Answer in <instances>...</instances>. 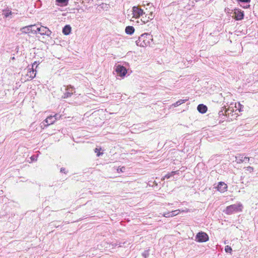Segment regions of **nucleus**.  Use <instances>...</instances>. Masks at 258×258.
Segmentation results:
<instances>
[{
    "label": "nucleus",
    "mask_w": 258,
    "mask_h": 258,
    "mask_svg": "<svg viewBox=\"0 0 258 258\" xmlns=\"http://www.w3.org/2000/svg\"><path fill=\"white\" fill-rule=\"evenodd\" d=\"M154 10L153 6L149 4L147 5V7L145 6H134L130 11L131 14H128L127 18L130 19L131 21H134L133 19L140 18L141 21L145 24L154 19Z\"/></svg>",
    "instance_id": "nucleus-1"
},
{
    "label": "nucleus",
    "mask_w": 258,
    "mask_h": 258,
    "mask_svg": "<svg viewBox=\"0 0 258 258\" xmlns=\"http://www.w3.org/2000/svg\"><path fill=\"white\" fill-rule=\"evenodd\" d=\"M152 40V35L148 33H144L139 37L136 41V44L139 46L145 47L148 46L150 43V41Z\"/></svg>",
    "instance_id": "nucleus-2"
},
{
    "label": "nucleus",
    "mask_w": 258,
    "mask_h": 258,
    "mask_svg": "<svg viewBox=\"0 0 258 258\" xmlns=\"http://www.w3.org/2000/svg\"><path fill=\"white\" fill-rule=\"evenodd\" d=\"M242 205L240 203L232 205L227 207L225 213L227 214H231L234 212L242 211Z\"/></svg>",
    "instance_id": "nucleus-3"
},
{
    "label": "nucleus",
    "mask_w": 258,
    "mask_h": 258,
    "mask_svg": "<svg viewBox=\"0 0 258 258\" xmlns=\"http://www.w3.org/2000/svg\"><path fill=\"white\" fill-rule=\"evenodd\" d=\"M209 240V236L204 232H199L196 236V240L199 242H206Z\"/></svg>",
    "instance_id": "nucleus-4"
},
{
    "label": "nucleus",
    "mask_w": 258,
    "mask_h": 258,
    "mask_svg": "<svg viewBox=\"0 0 258 258\" xmlns=\"http://www.w3.org/2000/svg\"><path fill=\"white\" fill-rule=\"evenodd\" d=\"M115 71L121 77L125 76L127 73V70L126 68L120 65H118L116 66Z\"/></svg>",
    "instance_id": "nucleus-5"
},
{
    "label": "nucleus",
    "mask_w": 258,
    "mask_h": 258,
    "mask_svg": "<svg viewBox=\"0 0 258 258\" xmlns=\"http://www.w3.org/2000/svg\"><path fill=\"white\" fill-rule=\"evenodd\" d=\"M243 13L241 10L235 9L232 17L236 20H241L243 18Z\"/></svg>",
    "instance_id": "nucleus-6"
},
{
    "label": "nucleus",
    "mask_w": 258,
    "mask_h": 258,
    "mask_svg": "<svg viewBox=\"0 0 258 258\" xmlns=\"http://www.w3.org/2000/svg\"><path fill=\"white\" fill-rule=\"evenodd\" d=\"M37 31L41 35H46L47 36H49L51 33L48 28L44 26L37 28L36 32Z\"/></svg>",
    "instance_id": "nucleus-7"
},
{
    "label": "nucleus",
    "mask_w": 258,
    "mask_h": 258,
    "mask_svg": "<svg viewBox=\"0 0 258 258\" xmlns=\"http://www.w3.org/2000/svg\"><path fill=\"white\" fill-rule=\"evenodd\" d=\"M35 25H29L27 26L24 27L21 29V31L23 33H36V31L33 30L31 29L32 27H34Z\"/></svg>",
    "instance_id": "nucleus-8"
},
{
    "label": "nucleus",
    "mask_w": 258,
    "mask_h": 258,
    "mask_svg": "<svg viewBox=\"0 0 258 258\" xmlns=\"http://www.w3.org/2000/svg\"><path fill=\"white\" fill-rule=\"evenodd\" d=\"M218 190L221 192H224L227 190V185L224 182H220L217 187Z\"/></svg>",
    "instance_id": "nucleus-9"
},
{
    "label": "nucleus",
    "mask_w": 258,
    "mask_h": 258,
    "mask_svg": "<svg viewBox=\"0 0 258 258\" xmlns=\"http://www.w3.org/2000/svg\"><path fill=\"white\" fill-rule=\"evenodd\" d=\"M57 119V118L56 114L53 116H50L48 117L45 120V122L47 123V124L45 125V126L53 124Z\"/></svg>",
    "instance_id": "nucleus-10"
},
{
    "label": "nucleus",
    "mask_w": 258,
    "mask_h": 258,
    "mask_svg": "<svg viewBox=\"0 0 258 258\" xmlns=\"http://www.w3.org/2000/svg\"><path fill=\"white\" fill-rule=\"evenodd\" d=\"M36 62L33 63L32 66V68L30 69V71L28 73L27 76L31 78H34L36 76V71L34 70V66L36 64Z\"/></svg>",
    "instance_id": "nucleus-11"
},
{
    "label": "nucleus",
    "mask_w": 258,
    "mask_h": 258,
    "mask_svg": "<svg viewBox=\"0 0 258 258\" xmlns=\"http://www.w3.org/2000/svg\"><path fill=\"white\" fill-rule=\"evenodd\" d=\"M197 109H198V110L202 113H205L207 110V106L203 104L199 105Z\"/></svg>",
    "instance_id": "nucleus-12"
},
{
    "label": "nucleus",
    "mask_w": 258,
    "mask_h": 258,
    "mask_svg": "<svg viewBox=\"0 0 258 258\" xmlns=\"http://www.w3.org/2000/svg\"><path fill=\"white\" fill-rule=\"evenodd\" d=\"M125 31L127 34L132 35L135 32V29L133 26H127L125 28Z\"/></svg>",
    "instance_id": "nucleus-13"
},
{
    "label": "nucleus",
    "mask_w": 258,
    "mask_h": 258,
    "mask_svg": "<svg viewBox=\"0 0 258 258\" xmlns=\"http://www.w3.org/2000/svg\"><path fill=\"white\" fill-rule=\"evenodd\" d=\"M71 31V28L70 26H66L62 30V32L64 35H69Z\"/></svg>",
    "instance_id": "nucleus-14"
},
{
    "label": "nucleus",
    "mask_w": 258,
    "mask_h": 258,
    "mask_svg": "<svg viewBox=\"0 0 258 258\" xmlns=\"http://www.w3.org/2000/svg\"><path fill=\"white\" fill-rule=\"evenodd\" d=\"M186 101V100H179L178 101H177V102H176L175 103H174L173 104V106H174V107H177L178 106H179V105L185 102V101Z\"/></svg>",
    "instance_id": "nucleus-15"
},
{
    "label": "nucleus",
    "mask_w": 258,
    "mask_h": 258,
    "mask_svg": "<svg viewBox=\"0 0 258 258\" xmlns=\"http://www.w3.org/2000/svg\"><path fill=\"white\" fill-rule=\"evenodd\" d=\"M4 15L6 17H8L10 15L12 14V11L9 10H5L4 11Z\"/></svg>",
    "instance_id": "nucleus-16"
},
{
    "label": "nucleus",
    "mask_w": 258,
    "mask_h": 258,
    "mask_svg": "<svg viewBox=\"0 0 258 258\" xmlns=\"http://www.w3.org/2000/svg\"><path fill=\"white\" fill-rule=\"evenodd\" d=\"M176 173V171H172L170 173L166 174L162 179V180H164L165 178H169L171 176L173 175Z\"/></svg>",
    "instance_id": "nucleus-17"
},
{
    "label": "nucleus",
    "mask_w": 258,
    "mask_h": 258,
    "mask_svg": "<svg viewBox=\"0 0 258 258\" xmlns=\"http://www.w3.org/2000/svg\"><path fill=\"white\" fill-rule=\"evenodd\" d=\"M235 107L239 110V112H240L241 111L242 105L240 103H238L237 104H235Z\"/></svg>",
    "instance_id": "nucleus-18"
},
{
    "label": "nucleus",
    "mask_w": 258,
    "mask_h": 258,
    "mask_svg": "<svg viewBox=\"0 0 258 258\" xmlns=\"http://www.w3.org/2000/svg\"><path fill=\"white\" fill-rule=\"evenodd\" d=\"M179 210H175V211H173L171 212V216L172 217H173L174 216H176L177 215H178L179 214Z\"/></svg>",
    "instance_id": "nucleus-19"
},
{
    "label": "nucleus",
    "mask_w": 258,
    "mask_h": 258,
    "mask_svg": "<svg viewBox=\"0 0 258 258\" xmlns=\"http://www.w3.org/2000/svg\"><path fill=\"white\" fill-rule=\"evenodd\" d=\"M100 149H98L97 148H95L94 151L96 153H97V156H99L102 154V153L100 152Z\"/></svg>",
    "instance_id": "nucleus-20"
},
{
    "label": "nucleus",
    "mask_w": 258,
    "mask_h": 258,
    "mask_svg": "<svg viewBox=\"0 0 258 258\" xmlns=\"http://www.w3.org/2000/svg\"><path fill=\"white\" fill-rule=\"evenodd\" d=\"M225 250L226 252H231L232 251V248L230 246L227 245L225 246Z\"/></svg>",
    "instance_id": "nucleus-21"
},
{
    "label": "nucleus",
    "mask_w": 258,
    "mask_h": 258,
    "mask_svg": "<svg viewBox=\"0 0 258 258\" xmlns=\"http://www.w3.org/2000/svg\"><path fill=\"white\" fill-rule=\"evenodd\" d=\"M171 212L170 213H164L163 215V216L164 217H166V218H168V217H172V216H171Z\"/></svg>",
    "instance_id": "nucleus-22"
},
{
    "label": "nucleus",
    "mask_w": 258,
    "mask_h": 258,
    "mask_svg": "<svg viewBox=\"0 0 258 258\" xmlns=\"http://www.w3.org/2000/svg\"><path fill=\"white\" fill-rule=\"evenodd\" d=\"M69 0H56V2L58 3L63 4L66 2H68Z\"/></svg>",
    "instance_id": "nucleus-23"
},
{
    "label": "nucleus",
    "mask_w": 258,
    "mask_h": 258,
    "mask_svg": "<svg viewBox=\"0 0 258 258\" xmlns=\"http://www.w3.org/2000/svg\"><path fill=\"white\" fill-rule=\"evenodd\" d=\"M246 170H247L249 172H251L253 171V168L250 166H248L246 168Z\"/></svg>",
    "instance_id": "nucleus-24"
},
{
    "label": "nucleus",
    "mask_w": 258,
    "mask_h": 258,
    "mask_svg": "<svg viewBox=\"0 0 258 258\" xmlns=\"http://www.w3.org/2000/svg\"><path fill=\"white\" fill-rule=\"evenodd\" d=\"M60 171H61V172H63V169L61 168Z\"/></svg>",
    "instance_id": "nucleus-25"
},
{
    "label": "nucleus",
    "mask_w": 258,
    "mask_h": 258,
    "mask_svg": "<svg viewBox=\"0 0 258 258\" xmlns=\"http://www.w3.org/2000/svg\"><path fill=\"white\" fill-rule=\"evenodd\" d=\"M111 246H114V244H111Z\"/></svg>",
    "instance_id": "nucleus-26"
}]
</instances>
